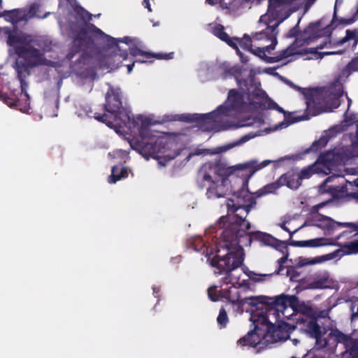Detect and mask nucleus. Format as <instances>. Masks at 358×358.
Listing matches in <instances>:
<instances>
[{
    "label": "nucleus",
    "instance_id": "42",
    "mask_svg": "<svg viewBox=\"0 0 358 358\" xmlns=\"http://www.w3.org/2000/svg\"><path fill=\"white\" fill-rule=\"evenodd\" d=\"M301 38H302V40H303V41H304V42H306V43H308V41L309 40H310V37L305 38V37H303V36H301Z\"/></svg>",
    "mask_w": 358,
    "mask_h": 358
},
{
    "label": "nucleus",
    "instance_id": "24",
    "mask_svg": "<svg viewBox=\"0 0 358 358\" xmlns=\"http://www.w3.org/2000/svg\"><path fill=\"white\" fill-rule=\"evenodd\" d=\"M59 6L66 7L67 9L73 8L80 16L83 20H86L88 18V13L82 8L77 6L75 0H59Z\"/></svg>",
    "mask_w": 358,
    "mask_h": 358
},
{
    "label": "nucleus",
    "instance_id": "29",
    "mask_svg": "<svg viewBox=\"0 0 358 358\" xmlns=\"http://www.w3.org/2000/svg\"><path fill=\"white\" fill-rule=\"evenodd\" d=\"M33 6H34V8H33V9H32V10L34 13V15H33V17H40V18H45L48 16V13L44 15L43 16L41 15L40 8L41 7V4L39 2H34L31 4H30L29 8H26L25 10H27V13H29Z\"/></svg>",
    "mask_w": 358,
    "mask_h": 358
},
{
    "label": "nucleus",
    "instance_id": "50",
    "mask_svg": "<svg viewBox=\"0 0 358 358\" xmlns=\"http://www.w3.org/2000/svg\"><path fill=\"white\" fill-rule=\"evenodd\" d=\"M7 105L12 106V103H10V102H7Z\"/></svg>",
    "mask_w": 358,
    "mask_h": 358
},
{
    "label": "nucleus",
    "instance_id": "10",
    "mask_svg": "<svg viewBox=\"0 0 358 358\" xmlns=\"http://www.w3.org/2000/svg\"><path fill=\"white\" fill-rule=\"evenodd\" d=\"M251 278L249 273L234 270V276L229 277L228 279L224 278V287L219 290L217 286L209 287L208 296L213 301H216L220 298H225L232 303H237L240 306L243 299L241 298L238 289H250V280Z\"/></svg>",
    "mask_w": 358,
    "mask_h": 358
},
{
    "label": "nucleus",
    "instance_id": "26",
    "mask_svg": "<svg viewBox=\"0 0 358 358\" xmlns=\"http://www.w3.org/2000/svg\"><path fill=\"white\" fill-rule=\"evenodd\" d=\"M128 176L127 169L121 166H113L112 169L111 175L108 179L110 183H115L120 180L121 178H127Z\"/></svg>",
    "mask_w": 358,
    "mask_h": 358
},
{
    "label": "nucleus",
    "instance_id": "12",
    "mask_svg": "<svg viewBox=\"0 0 358 358\" xmlns=\"http://www.w3.org/2000/svg\"><path fill=\"white\" fill-rule=\"evenodd\" d=\"M348 252H343L342 250H338L333 252L315 257L313 258L300 257L297 262L299 266H305L308 265H314L322 264L325 262L332 260L337 257H341L344 254H356L358 253V241L352 242L346 245Z\"/></svg>",
    "mask_w": 358,
    "mask_h": 358
},
{
    "label": "nucleus",
    "instance_id": "23",
    "mask_svg": "<svg viewBox=\"0 0 358 358\" xmlns=\"http://www.w3.org/2000/svg\"><path fill=\"white\" fill-rule=\"evenodd\" d=\"M247 222L249 224V227L245 229V232L250 236L251 240L256 239L266 245H272L273 243L275 240L271 235L260 231L253 232L250 231V224L248 222Z\"/></svg>",
    "mask_w": 358,
    "mask_h": 358
},
{
    "label": "nucleus",
    "instance_id": "31",
    "mask_svg": "<svg viewBox=\"0 0 358 358\" xmlns=\"http://www.w3.org/2000/svg\"><path fill=\"white\" fill-rule=\"evenodd\" d=\"M217 322L222 327H225L228 322V317L227 313L224 309L220 310L219 315L217 317Z\"/></svg>",
    "mask_w": 358,
    "mask_h": 358
},
{
    "label": "nucleus",
    "instance_id": "22",
    "mask_svg": "<svg viewBox=\"0 0 358 358\" xmlns=\"http://www.w3.org/2000/svg\"><path fill=\"white\" fill-rule=\"evenodd\" d=\"M218 69L217 64L201 63L198 68V76L202 82L209 80L216 77L215 71Z\"/></svg>",
    "mask_w": 358,
    "mask_h": 358
},
{
    "label": "nucleus",
    "instance_id": "3",
    "mask_svg": "<svg viewBox=\"0 0 358 358\" xmlns=\"http://www.w3.org/2000/svg\"><path fill=\"white\" fill-rule=\"evenodd\" d=\"M229 214L220 218L215 227L208 229V233L217 228L216 233L220 237V248L217 255L212 257L210 264L226 271L227 279L234 276V270L246 272L238 268L243 261V246L251 243V237L246 234L245 229L249 224L245 220L251 206H236L233 200L227 201Z\"/></svg>",
    "mask_w": 358,
    "mask_h": 358
},
{
    "label": "nucleus",
    "instance_id": "21",
    "mask_svg": "<svg viewBox=\"0 0 358 358\" xmlns=\"http://www.w3.org/2000/svg\"><path fill=\"white\" fill-rule=\"evenodd\" d=\"M33 6L29 13H27V10L25 9H15L9 11H6L4 13L5 20L11 22L13 24L22 21V20H28L33 17V15H34V11L32 10Z\"/></svg>",
    "mask_w": 358,
    "mask_h": 358
},
{
    "label": "nucleus",
    "instance_id": "47",
    "mask_svg": "<svg viewBox=\"0 0 358 358\" xmlns=\"http://www.w3.org/2000/svg\"><path fill=\"white\" fill-rule=\"evenodd\" d=\"M338 3V0H336V3H335V8H336V6H337Z\"/></svg>",
    "mask_w": 358,
    "mask_h": 358
},
{
    "label": "nucleus",
    "instance_id": "46",
    "mask_svg": "<svg viewBox=\"0 0 358 358\" xmlns=\"http://www.w3.org/2000/svg\"><path fill=\"white\" fill-rule=\"evenodd\" d=\"M323 206V203H320V204L317 205L316 207H317V208H319V207H321V206Z\"/></svg>",
    "mask_w": 358,
    "mask_h": 358
},
{
    "label": "nucleus",
    "instance_id": "32",
    "mask_svg": "<svg viewBox=\"0 0 358 358\" xmlns=\"http://www.w3.org/2000/svg\"><path fill=\"white\" fill-rule=\"evenodd\" d=\"M315 1L316 0H294L296 2L294 6H303L306 10H307Z\"/></svg>",
    "mask_w": 358,
    "mask_h": 358
},
{
    "label": "nucleus",
    "instance_id": "13",
    "mask_svg": "<svg viewBox=\"0 0 358 358\" xmlns=\"http://www.w3.org/2000/svg\"><path fill=\"white\" fill-rule=\"evenodd\" d=\"M358 43V31L357 30L346 29L342 31L339 36L334 39L333 45L341 48V49L335 51L324 52L326 55L341 54L348 49L353 50Z\"/></svg>",
    "mask_w": 358,
    "mask_h": 358
},
{
    "label": "nucleus",
    "instance_id": "16",
    "mask_svg": "<svg viewBox=\"0 0 358 358\" xmlns=\"http://www.w3.org/2000/svg\"><path fill=\"white\" fill-rule=\"evenodd\" d=\"M338 177H340L339 175H334V174L331 176L328 177L325 180L324 182L322 185L320 186L319 191L321 193L329 192L331 195L338 196L339 192L344 193L347 191L348 185L355 186V187H358V178L355 180H353V181H350L348 179H345V182H346L345 186H343H343L328 185L329 182H332L333 180H334L336 178H338ZM352 196H353V198L357 199L358 201V192L353 193ZM357 229H358V227H357Z\"/></svg>",
    "mask_w": 358,
    "mask_h": 358
},
{
    "label": "nucleus",
    "instance_id": "37",
    "mask_svg": "<svg viewBox=\"0 0 358 358\" xmlns=\"http://www.w3.org/2000/svg\"><path fill=\"white\" fill-rule=\"evenodd\" d=\"M329 315V310H323L321 311L318 315L317 317L324 318L327 317Z\"/></svg>",
    "mask_w": 358,
    "mask_h": 358
},
{
    "label": "nucleus",
    "instance_id": "8",
    "mask_svg": "<svg viewBox=\"0 0 358 358\" xmlns=\"http://www.w3.org/2000/svg\"><path fill=\"white\" fill-rule=\"evenodd\" d=\"M354 157H358V141L352 143L349 148L338 147L321 155L313 165L299 171V176L303 180L310 178L314 173L327 175Z\"/></svg>",
    "mask_w": 358,
    "mask_h": 358
},
{
    "label": "nucleus",
    "instance_id": "36",
    "mask_svg": "<svg viewBox=\"0 0 358 358\" xmlns=\"http://www.w3.org/2000/svg\"><path fill=\"white\" fill-rule=\"evenodd\" d=\"M143 4L145 6V8H146L148 10V11L150 12L152 10L150 8V0H143Z\"/></svg>",
    "mask_w": 358,
    "mask_h": 358
},
{
    "label": "nucleus",
    "instance_id": "18",
    "mask_svg": "<svg viewBox=\"0 0 358 358\" xmlns=\"http://www.w3.org/2000/svg\"><path fill=\"white\" fill-rule=\"evenodd\" d=\"M336 240L326 237H320L306 241H294L292 245L300 248H319L334 245Z\"/></svg>",
    "mask_w": 358,
    "mask_h": 358
},
{
    "label": "nucleus",
    "instance_id": "49",
    "mask_svg": "<svg viewBox=\"0 0 358 358\" xmlns=\"http://www.w3.org/2000/svg\"><path fill=\"white\" fill-rule=\"evenodd\" d=\"M207 255L208 256V260H210V255H208V254H207Z\"/></svg>",
    "mask_w": 358,
    "mask_h": 358
},
{
    "label": "nucleus",
    "instance_id": "9",
    "mask_svg": "<svg viewBox=\"0 0 358 358\" xmlns=\"http://www.w3.org/2000/svg\"><path fill=\"white\" fill-rule=\"evenodd\" d=\"M7 33L8 43L15 50L17 55L15 69L20 80L29 74V68L31 66L48 64L38 50L26 48L29 38L22 31L14 30Z\"/></svg>",
    "mask_w": 358,
    "mask_h": 358
},
{
    "label": "nucleus",
    "instance_id": "53",
    "mask_svg": "<svg viewBox=\"0 0 358 358\" xmlns=\"http://www.w3.org/2000/svg\"><path fill=\"white\" fill-rule=\"evenodd\" d=\"M292 358H294V357H292Z\"/></svg>",
    "mask_w": 358,
    "mask_h": 358
},
{
    "label": "nucleus",
    "instance_id": "2",
    "mask_svg": "<svg viewBox=\"0 0 358 358\" xmlns=\"http://www.w3.org/2000/svg\"><path fill=\"white\" fill-rule=\"evenodd\" d=\"M242 93L231 90L225 103L210 113L200 115L205 129L219 128H240L252 127L261 128L269 124L268 113L264 110H276L286 114L282 108L267 96L256 86L250 85L252 78L247 80L237 78Z\"/></svg>",
    "mask_w": 358,
    "mask_h": 358
},
{
    "label": "nucleus",
    "instance_id": "43",
    "mask_svg": "<svg viewBox=\"0 0 358 358\" xmlns=\"http://www.w3.org/2000/svg\"><path fill=\"white\" fill-rule=\"evenodd\" d=\"M292 342L294 345H296L299 343V341L297 339H292Z\"/></svg>",
    "mask_w": 358,
    "mask_h": 358
},
{
    "label": "nucleus",
    "instance_id": "4",
    "mask_svg": "<svg viewBox=\"0 0 358 358\" xmlns=\"http://www.w3.org/2000/svg\"><path fill=\"white\" fill-rule=\"evenodd\" d=\"M270 300L271 306L266 307L265 312L257 310L251 314V320L257 327L262 324L268 331H286L289 326L287 321L294 320L296 328L315 338L317 345L323 347L327 344L322 341L325 329L318 325L313 310L300 303L296 296L280 295Z\"/></svg>",
    "mask_w": 358,
    "mask_h": 358
},
{
    "label": "nucleus",
    "instance_id": "6",
    "mask_svg": "<svg viewBox=\"0 0 358 358\" xmlns=\"http://www.w3.org/2000/svg\"><path fill=\"white\" fill-rule=\"evenodd\" d=\"M271 162L249 161L234 166H227L220 162L204 164L199 172L200 185L206 189V195L210 199L224 197L231 190L228 178L243 171L250 172L251 177L256 171L267 166Z\"/></svg>",
    "mask_w": 358,
    "mask_h": 358
},
{
    "label": "nucleus",
    "instance_id": "11",
    "mask_svg": "<svg viewBox=\"0 0 358 358\" xmlns=\"http://www.w3.org/2000/svg\"><path fill=\"white\" fill-rule=\"evenodd\" d=\"M309 118H310L309 115H306L301 116H301H291V115L286 116L285 115V120L282 122H280L279 124H276L272 127L271 126L266 127L263 129H259L256 132H250V133L243 136L240 140L237 141L236 143L229 144L226 146L219 148L217 152H225V151L234 148V146L239 145L243 143H245L256 136H262V135L267 134H269V133H271V132H273V131H275L278 130L285 129L292 124H294V123H296V122H300L302 120H308Z\"/></svg>",
    "mask_w": 358,
    "mask_h": 358
},
{
    "label": "nucleus",
    "instance_id": "25",
    "mask_svg": "<svg viewBox=\"0 0 358 358\" xmlns=\"http://www.w3.org/2000/svg\"><path fill=\"white\" fill-rule=\"evenodd\" d=\"M329 338L330 340L345 344L347 349L350 348L352 343V338L350 336L343 334L337 329L332 330L329 334Z\"/></svg>",
    "mask_w": 358,
    "mask_h": 358
},
{
    "label": "nucleus",
    "instance_id": "52",
    "mask_svg": "<svg viewBox=\"0 0 358 358\" xmlns=\"http://www.w3.org/2000/svg\"><path fill=\"white\" fill-rule=\"evenodd\" d=\"M19 103V101H18L17 103H15V106H19V103Z\"/></svg>",
    "mask_w": 358,
    "mask_h": 358
},
{
    "label": "nucleus",
    "instance_id": "5",
    "mask_svg": "<svg viewBox=\"0 0 358 358\" xmlns=\"http://www.w3.org/2000/svg\"><path fill=\"white\" fill-rule=\"evenodd\" d=\"M259 27L261 30L252 34L250 38L245 35L243 38L236 39L238 46L248 50L253 55L259 57L267 63L286 60L287 62H292L300 56H306V59L317 58V53L314 48H299L301 38H297L295 43L292 44L287 49L281 51L276 57H268V55L275 49L277 43V28L269 29L266 23H261L259 20Z\"/></svg>",
    "mask_w": 358,
    "mask_h": 358
},
{
    "label": "nucleus",
    "instance_id": "40",
    "mask_svg": "<svg viewBox=\"0 0 358 358\" xmlns=\"http://www.w3.org/2000/svg\"><path fill=\"white\" fill-rule=\"evenodd\" d=\"M315 28V25H310L306 30L305 31V34L311 32Z\"/></svg>",
    "mask_w": 358,
    "mask_h": 358
},
{
    "label": "nucleus",
    "instance_id": "15",
    "mask_svg": "<svg viewBox=\"0 0 358 358\" xmlns=\"http://www.w3.org/2000/svg\"><path fill=\"white\" fill-rule=\"evenodd\" d=\"M311 224L321 229L325 236L331 235L338 227H347L348 222H336L330 217L316 214L313 215Z\"/></svg>",
    "mask_w": 358,
    "mask_h": 358
},
{
    "label": "nucleus",
    "instance_id": "39",
    "mask_svg": "<svg viewBox=\"0 0 358 358\" xmlns=\"http://www.w3.org/2000/svg\"><path fill=\"white\" fill-rule=\"evenodd\" d=\"M22 87H23L22 86ZM23 88H22V94H21V97L22 99H24L25 101H27L28 100V94H27V92H23Z\"/></svg>",
    "mask_w": 358,
    "mask_h": 358
},
{
    "label": "nucleus",
    "instance_id": "30",
    "mask_svg": "<svg viewBox=\"0 0 358 358\" xmlns=\"http://www.w3.org/2000/svg\"><path fill=\"white\" fill-rule=\"evenodd\" d=\"M280 186L279 185L278 180L275 183L267 185L260 189L261 194L273 193Z\"/></svg>",
    "mask_w": 358,
    "mask_h": 358
},
{
    "label": "nucleus",
    "instance_id": "35",
    "mask_svg": "<svg viewBox=\"0 0 358 358\" xmlns=\"http://www.w3.org/2000/svg\"><path fill=\"white\" fill-rule=\"evenodd\" d=\"M351 310L352 311V322H355L356 320H358V306H357L356 312L354 311V308L352 307Z\"/></svg>",
    "mask_w": 358,
    "mask_h": 358
},
{
    "label": "nucleus",
    "instance_id": "44",
    "mask_svg": "<svg viewBox=\"0 0 358 358\" xmlns=\"http://www.w3.org/2000/svg\"><path fill=\"white\" fill-rule=\"evenodd\" d=\"M20 110L23 112H27L28 109H27V106H25L24 108H20Z\"/></svg>",
    "mask_w": 358,
    "mask_h": 358
},
{
    "label": "nucleus",
    "instance_id": "51",
    "mask_svg": "<svg viewBox=\"0 0 358 358\" xmlns=\"http://www.w3.org/2000/svg\"><path fill=\"white\" fill-rule=\"evenodd\" d=\"M345 171L348 173H350V171L348 169L345 170Z\"/></svg>",
    "mask_w": 358,
    "mask_h": 358
},
{
    "label": "nucleus",
    "instance_id": "19",
    "mask_svg": "<svg viewBox=\"0 0 358 358\" xmlns=\"http://www.w3.org/2000/svg\"><path fill=\"white\" fill-rule=\"evenodd\" d=\"M301 179L299 171L291 170L278 179L279 185H286L289 189H296L301 185Z\"/></svg>",
    "mask_w": 358,
    "mask_h": 358
},
{
    "label": "nucleus",
    "instance_id": "17",
    "mask_svg": "<svg viewBox=\"0 0 358 358\" xmlns=\"http://www.w3.org/2000/svg\"><path fill=\"white\" fill-rule=\"evenodd\" d=\"M130 53L134 57H140L137 58L132 65L127 66L128 73H131L132 71V67L135 64V63H145V62H151L153 57L158 59H170L173 57V52L170 53H159L155 55H152L148 52H144L138 48H130Z\"/></svg>",
    "mask_w": 358,
    "mask_h": 358
},
{
    "label": "nucleus",
    "instance_id": "20",
    "mask_svg": "<svg viewBox=\"0 0 358 358\" xmlns=\"http://www.w3.org/2000/svg\"><path fill=\"white\" fill-rule=\"evenodd\" d=\"M223 27L222 25H216L213 29V34L215 36L220 38L222 41H225L229 45L233 47L236 50L237 54L240 56V58L243 62H246L247 59H245L242 53L241 52L238 48V42L236 41V39H239L238 38H230L229 36L223 31Z\"/></svg>",
    "mask_w": 358,
    "mask_h": 358
},
{
    "label": "nucleus",
    "instance_id": "45",
    "mask_svg": "<svg viewBox=\"0 0 358 358\" xmlns=\"http://www.w3.org/2000/svg\"><path fill=\"white\" fill-rule=\"evenodd\" d=\"M355 357L353 358H358V352L357 351H355Z\"/></svg>",
    "mask_w": 358,
    "mask_h": 358
},
{
    "label": "nucleus",
    "instance_id": "48",
    "mask_svg": "<svg viewBox=\"0 0 358 358\" xmlns=\"http://www.w3.org/2000/svg\"><path fill=\"white\" fill-rule=\"evenodd\" d=\"M113 43H114L116 45H117V43H115L114 41H113ZM117 49H119V51H120V50H121L120 49V47H118V46H117Z\"/></svg>",
    "mask_w": 358,
    "mask_h": 358
},
{
    "label": "nucleus",
    "instance_id": "33",
    "mask_svg": "<svg viewBox=\"0 0 358 358\" xmlns=\"http://www.w3.org/2000/svg\"><path fill=\"white\" fill-rule=\"evenodd\" d=\"M327 144V140L324 138H320L319 141L315 142L310 147V150L316 152L318 147H323Z\"/></svg>",
    "mask_w": 358,
    "mask_h": 358
},
{
    "label": "nucleus",
    "instance_id": "38",
    "mask_svg": "<svg viewBox=\"0 0 358 358\" xmlns=\"http://www.w3.org/2000/svg\"><path fill=\"white\" fill-rule=\"evenodd\" d=\"M120 55L123 59H125L127 57V53L125 50H120Z\"/></svg>",
    "mask_w": 358,
    "mask_h": 358
},
{
    "label": "nucleus",
    "instance_id": "14",
    "mask_svg": "<svg viewBox=\"0 0 358 358\" xmlns=\"http://www.w3.org/2000/svg\"><path fill=\"white\" fill-rule=\"evenodd\" d=\"M255 330L249 332L245 337L241 338L238 341V343L241 345H249L255 347L257 344L260 343L262 340H265L266 342H271L272 341L268 338L270 334L275 333L274 330L268 331L263 324H259V327H257L255 321H252Z\"/></svg>",
    "mask_w": 358,
    "mask_h": 358
},
{
    "label": "nucleus",
    "instance_id": "27",
    "mask_svg": "<svg viewBox=\"0 0 358 358\" xmlns=\"http://www.w3.org/2000/svg\"><path fill=\"white\" fill-rule=\"evenodd\" d=\"M270 299H271L264 296H247L241 301L240 306L242 307L245 303L252 306H257L259 303H271Z\"/></svg>",
    "mask_w": 358,
    "mask_h": 358
},
{
    "label": "nucleus",
    "instance_id": "34",
    "mask_svg": "<svg viewBox=\"0 0 358 358\" xmlns=\"http://www.w3.org/2000/svg\"><path fill=\"white\" fill-rule=\"evenodd\" d=\"M111 40H112V41H114L115 43H119V42H122V43H124L126 44H129V43H131L133 41L132 38H131L129 37H127V36L124 37V38H122L120 40H117V39H115V38H112Z\"/></svg>",
    "mask_w": 358,
    "mask_h": 358
},
{
    "label": "nucleus",
    "instance_id": "41",
    "mask_svg": "<svg viewBox=\"0 0 358 358\" xmlns=\"http://www.w3.org/2000/svg\"><path fill=\"white\" fill-rule=\"evenodd\" d=\"M280 227H281V228H282V229H283L284 230H286V231H289V230H288V229H287V227H286V224H285V223H282V224H280Z\"/></svg>",
    "mask_w": 358,
    "mask_h": 358
},
{
    "label": "nucleus",
    "instance_id": "28",
    "mask_svg": "<svg viewBox=\"0 0 358 358\" xmlns=\"http://www.w3.org/2000/svg\"><path fill=\"white\" fill-rule=\"evenodd\" d=\"M330 285L331 280L327 276H323L310 282L308 285V287L309 289H324L329 287Z\"/></svg>",
    "mask_w": 358,
    "mask_h": 358
},
{
    "label": "nucleus",
    "instance_id": "1",
    "mask_svg": "<svg viewBox=\"0 0 358 358\" xmlns=\"http://www.w3.org/2000/svg\"><path fill=\"white\" fill-rule=\"evenodd\" d=\"M106 108L107 113L96 119L114 128L117 134L130 132L133 135L129 140L130 146L146 160L151 157L158 162L159 167H164L167 162L177 156L171 138L152 129L153 124L149 118L143 115L131 117L130 112L121 107L120 99L113 90L107 93Z\"/></svg>",
    "mask_w": 358,
    "mask_h": 358
},
{
    "label": "nucleus",
    "instance_id": "7",
    "mask_svg": "<svg viewBox=\"0 0 358 358\" xmlns=\"http://www.w3.org/2000/svg\"><path fill=\"white\" fill-rule=\"evenodd\" d=\"M356 71H358V58L353 59L343 69L331 87L314 92L306 102L309 115L315 116L338 108L339 99L343 93V83L352 72Z\"/></svg>",
    "mask_w": 358,
    "mask_h": 358
}]
</instances>
